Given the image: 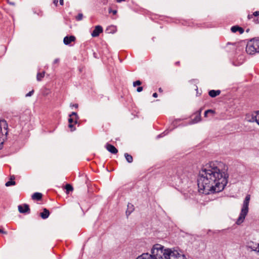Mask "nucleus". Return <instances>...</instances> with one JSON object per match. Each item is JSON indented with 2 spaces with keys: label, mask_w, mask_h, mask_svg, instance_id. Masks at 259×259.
Returning <instances> with one entry per match:
<instances>
[{
  "label": "nucleus",
  "mask_w": 259,
  "mask_h": 259,
  "mask_svg": "<svg viewBox=\"0 0 259 259\" xmlns=\"http://www.w3.org/2000/svg\"><path fill=\"white\" fill-rule=\"evenodd\" d=\"M228 175L224 164L210 162L199 171L197 180L199 191L205 194L222 191L227 183Z\"/></svg>",
  "instance_id": "nucleus-1"
},
{
  "label": "nucleus",
  "mask_w": 259,
  "mask_h": 259,
  "mask_svg": "<svg viewBox=\"0 0 259 259\" xmlns=\"http://www.w3.org/2000/svg\"><path fill=\"white\" fill-rule=\"evenodd\" d=\"M151 253L156 259H185L186 257L181 251L175 248H164L158 244L153 245Z\"/></svg>",
  "instance_id": "nucleus-2"
},
{
  "label": "nucleus",
  "mask_w": 259,
  "mask_h": 259,
  "mask_svg": "<svg viewBox=\"0 0 259 259\" xmlns=\"http://www.w3.org/2000/svg\"><path fill=\"white\" fill-rule=\"evenodd\" d=\"M250 199V195H247L243 202V204L239 217L236 221V224L238 225L241 224L244 220L246 215L248 212V205Z\"/></svg>",
  "instance_id": "nucleus-3"
},
{
  "label": "nucleus",
  "mask_w": 259,
  "mask_h": 259,
  "mask_svg": "<svg viewBox=\"0 0 259 259\" xmlns=\"http://www.w3.org/2000/svg\"><path fill=\"white\" fill-rule=\"evenodd\" d=\"M8 124L5 120H0V136L7 137L8 134Z\"/></svg>",
  "instance_id": "nucleus-4"
},
{
  "label": "nucleus",
  "mask_w": 259,
  "mask_h": 259,
  "mask_svg": "<svg viewBox=\"0 0 259 259\" xmlns=\"http://www.w3.org/2000/svg\"><path fill=\"white\" fill-rule=\"evenodd\" d=\"M246 51L248 54H253L257 52L256 48L254 47V44L252 40H251L246 46Z\"/></svg>",
  "instance_id": "nucleus-5"
},
{
  "label": "nucleus",
  "mask_w": 259,
  "mask_h": 259,
  "mask_svg": "<svg viewBox=\"0 0 259 259\" xmlns=\"http://www.w3.org/2000/svg\"><path fill=\"white\" fill-rule=\"evenodd\" d=\"M259 114V111L253 113H252L250 115H248L247 116V120L249 122H256V123L258 124V115Z\"/></svg>",
  "instance_id": "nucleus-6"
},
{
  "label": "nucleus",
  "mask_w": 259,
  "mask_h": 259,
  "mask_svg": "<svg viewBox=\"0 0 259 259\" xmlns=\"http://www.w3.org/2000/svg\"><path fill=\"white\" fill-rule=\"evenodd\" d=\"M103 29L102 27L99 25L96 26L92 33V36L93 37H97L98 36L100 33L102 32Z\"/></svg>",
  "instance_id": "nucleus-7"
},
{
  "label": "nucleus",
  "mask_w": 259,
  "mask_h": 259,
  "mask_svg": "<svg viewBox=\"0 0 259 259\" xmlns=\"http://www.w3.org/2000/svg\"><path fill=\"white\" fill-rule=\"evenodd\" d=\"M18 210L20 213L29 212L30 209L27 204L20 205L18 206Z\"/></svg>",
  "instance_id": "nucleus-8"
},
{
  "label": "nucleus",
  "mask_w": 259,
  "mask_h": 259,
  "mask_svg": "<svg viewBox=\"0 0 259 259\" xmlns=\"http://www.w3.org/2000/svg\"><path fill=\"white\" fill-rule=\"evenodd\" d=\"M137 259H156L155 256L151 253V254L147 253H143L142 255L139 256Z\"/></svg>",
  "instance_id": "nucleus-9"
},
{
  "label": "nucleus",
  "mask_w": 259,
  "mask_h": 259,
  "mask_svg": "<svg viewBox=\"0 0 259 259\" xmlns=\"http://www.w3.org/2000/svg\"><path fill=\"white\" fill-rule=\"evenodd\" d=\"M75 40V37L74 36H65L64 38L63 42L66 45H69L71 42L74 41Z\"/></svg>",
  "instance_id": "nucleus-10"
},
{
  "label": "nucleus",
  "mask_w": 259,
  "mask_h": 259,
  "mask_svg": "<svg viewBox=\"0 0 259 259\" xmlns=\"http://www.w3.org/2000/svg\"><path fill=\"white\" fill-rule=\"evenodd\" d=\"M106 147L107 150L112 154H116L118 152L117 149L111 144H107Z\"/></svg>",
  "instance_id": "nucleus-11"
},
{
  "label": "nucleus",
  "mask_w": 259,
  "mask_h": 259,
  "mask_svg": "<svg viewBox=\"0 0 259 259\" xmlns=\"http://www.w3.org/2000/svg\"><path fill=\"white\" fill-rule=\"evenodd\" d=\"M50 212L47 208H44L43 212L40 213V215L43 219H46L49 217Z\"/></svg>",
  "instance_id": "nucleus-12"
},
{
  "label": "nucleus",
  "mask_w": 259,
  "mask_h": 259,
  "mask_svg": "<svg viewBox=\"0 0 259 259\" xmlns=\"http://www.w3.org/2000/svg\"><path fill=\"white\" fill-rule=\"evenodd\" d=\"M221 94L220 90H210L208 95L212 98L215 97L217 96H219Z\"/></svg>",
  "instance_id": "nucleus-13"
},
{
  "label": "nucleus",
  "mask_w": 259,
  "mask_h": 259,
  "mask_svg": "<svg viewBox=\"0 0 259 259\" xmlns=\"http://www.w3.org/2000/svg\"><path fill=\"white\" fill-rule=\"evenodd\" d=\"M231 29L233 32H236L237 31H239L240 34L243 33L244 32V29L238 26H233L231 27Z\"/></svg>",
  "instance_id": "nucleus-14"
},
{
  "label": "nucleus",
  "mask_w": 259,
  "mask_h": 259,
  "mask_svg": "<svg viewBox=\"0 0 259 259\" xmlns=\"http://www.w3.org/2000/svg\"><path fill=\"white\" fill-rule=\"evenodd\" d=\"M201 110L200 109L199 111L195 113V117L193 119V122L196 123L201 120Z\"/></svg>",
  "instance_id": "nucleus-15"
},
{
  "label": "nucleus",
  "mask_w": 259,
  "mask_h": 259,
  "mask_svg": "<svg viewBox=\"0 0 259 259\" xmlns=\"http://www.w3.org/2000/svg\"><path fill=\"white\" fill-rule=\"evenodd\" d=\"M42 195L40 193L36 192L32 195L33 200H40L42 198Z\"/></svg>",
  "instance_id": "nucleus-16"
},
{
  "label": "nucleus",
  "mask_w": 259,
  "mask_h": 259,
  "mask_svg": "<svg viewBox=\"0 0 259 259\" xmlns=\"http://www.w3.org/2000/svg\"><path fill=\"white\" fill-rule=\"evenodd\" d=\"M15 179L14 177V176H12L11 177V180L10 181L7 182L6 183V186L7 187H9V186H10L11 185H15V182L13 181V180Z\"/></svg>",
  "instance_id": "nucleus-17"
},
{
  "label": "nucleus",
  "mask_w": 259,
  "mask_h": 259,
  "mask_svg": "<svg viewBox=\"0 0 259 259\" xmlns=\"http://www.w3.org/2000/svg\"><path fill=\"white\" fill-rule=\"evenodd\" d=\"M124 156H125V158L126 160V161L129 162V163H131L133 162V157L132 155L128 154V153H125L124 154Z\"/></svg>",
  "instance_id": "nucleus-18"
},
{
  "label": "nucleus",
  "mask_w": 259,
  "mask_h": 259,
  "mask_svg": "<svg viewBox=\"0 0 259 259\" xmlns=\"http://www.w3.org/2000/svg\"><path fill=\"white\" fill-rule=\"evenodd\" d=\"M252 41L254 44V47H255L257 52H259V39H253Z\"/></svg>",
  "instance_id": "nucleus-19"
},
{
  "label": "nucleus",
  "mask_w": 259,
  "mask_h": 259,
  "mask_svg": "<svg viewBox=\"0 0 259 259\" xmlns=\"http://www.w3.org/2000/svg\"><path fill=\"white\" fill-rule=\"evenodd\" d=\"M45 71H43L41 73H38L37 74V76H36L37 80L38 81H40L41 80V79L42 78H44V77L45 76Z\"/></svg>",
  "instance_id": "nucleus-20"
},
{
  "label": "nucleus",
  "mask_w": 259,
  "mask_h": 259,
  "mask_svg": "<svg viewBox=\"0 0 259 259\" xmlns=\"http://www.w3.org/2000/svg\"><path fill=\"white\" fill-rule=\"evenodd\" d=\"M65 189L66 190L67 193H69L70 191H72L73 190L72 186L70 184H66L65 186Z\"/></svg>",
  "instance_id": "nucleus-21"
},
{
  "label": "nucleus",
  "mask_w": 259,
  "mask_h": 259,
  "mask_svg": "<svg viewBox=\"0 0 259 259\" xmlns=\"http://www.w3.org/2000/svg\"><path fill=\"white\" fill-rule=\"evenodd\" d=\"M6 139V137H3L2 136H0V149L2 148L3 144Z\"/></svg>",
  "instance_id": "nucleus-22"
},
{
  "label": "nucleus",
  "mask_w": 259,
  "mask_h": 259,
  "mask_svg": "<svg viewBox=\"0 0 259 259\" xmlns=\"http://www.w3.org/2000/svg\"><path fill=\"white\" fill-rule=\"evenodd\" d=\"M250 247L254 251L259 252V243L255 244L253 246H250Z\"/></svg>",
  "instance_id": "nucleus-23"
},
{
  "label": "nucleus",
  "mask_w": 259,
  "mask_h": 259,
  "mask_svg": "<svg viewBox=\"0 0 259 259\" xmlns=\"http://www.w3.org/2000/svg\"><path fill=\"white\" fill-rule=\"evenodd\" d=\"M258 15H259V11H255V12H254L253 13V14H252V15H248V18L249 19H250L252 18L253 16L256 17V16H257Z\"/></svg>",
  "instance_id": "nucleus-24"
},
{
  "label": "nucleus",
  "mask_w": 259,
  "mask_h": 259,
  "mask_svg": "<svg viewBox=\"0 0 259 259\" xmlns=\"http://www.w3.org/2000/svg\"><path fill=\"white\" fill-rule=\"evenodd\" d=\"M72 116H75L74 123H77V120L78 118V115L77 114V113L76 112H72V113L69 115V116L70 117H72Z\"/></svg>",
  "instance_id": "nucleus-25"
},
{
  "label": "nucleus",
  "mask_w": 259,
  "mask_h": 259,
  "mask_svg": "<svg viewBox=\"0 0 259 259\" xmlns=\"http://www.w3.org/2000/svg\"><path fill=\"white\" fill-rule=\"evenodd\" d=\"M83 18V15L81 13L79 14L76 17V19L78 21L81 20Z\"/></svg>",
  "instance_id": "nucleus-26"
},
{
  "label": "nucleus",
  "mask_w": 259,
  "mask_h": 259,
  "mask_svg": "<svg viewBox=\"0 0 259 259\" xmlns=\"http://www.w3.org/2000/svg\"><path fill=\"white\" fill-rule=\"evenodd\" d=\"M209 113H214V111H213L212 110H211V109H209V110L205 111V113H204V116L207 117V114Z\"/></svg>",
  "instance_id": "nucleus-27"
},
{
  "label": "nucleus",
  "mask_w": 259,
  "mask_h": 259,
  "mask_svg": "<svg viewBox=\"0 0 259 259\" xmlns=\"http://www.w3.org/2000/svg\"><path fill=\"white\" fill-rule=\"evenodd\" d=\"M142 82L140 80H137L133 83L134 87H136L137 85H140Z\"/></svg>",
  "instance_id": "nucleus-28"
},
{
  "label": "nucleus",
  "mask_w": 259,
  "mask_h": 259,
  "mask_svg": "<svg viewBox=\"0 0 259 259\" xmlns=\"http://www.w3.org/2000/svg\"><path fill=\"white\" fill-rule=\"evenodd\" d=\"M34 93V91L33 90H32L31 91L29 92L28 93H27L26 95V97H30L31 96H32L33 95Z\"/></svg>",
  "instance_id": "nucleus-29"
},
{
  "label": "nucleus",
  "mask_w": 259,
  "mask_h": 259,
  "mask_svg": "<svg viewBox=\"0 0 259 259\" xmlns=\"http://www.w3.org/2000/svg\"><path fill=\"white\" fill-rule=\"evenodd\" d=\"M75 119H74L73 117H70L68 121L69 123H72L73 122H74Z\"/></svg>",
  "instance_id": "nucleus-30"
},
{
  "label": "nucleus",
  "mask_w": 259,
  "mask_h": 259,
  "mask_svg": "<svg viewBox=\"0 0 259 259\" xmlns=\"http://www.w3.org/2000/svg\"><path fill=\"white\" fill-rule=\"evenodd\" d=\"M69 127L70 128L71 131L75 130V128L73 127V125L72 123L69 124Z\"/></svg>",
  "instance_id": "nucleus-31"
},
{
  "label": "nucleus",
  "mask_w": 259,
  "mask_h": 259,
  "mask_svg": "<svg viewBox=\"0 0 259 259\" xmlns=\"http://www.w3.org/2000/svg\"><path fill=\"white\" fill-rule=\"evenodd\" d=\"M128 208L131 210V211H132L134 209V206L133 205H128Z\"/></svg>",
  "instance_id": "nucleus-32"
},
{
  "label": "nucleus",
  "mask_w": 259,
  "mask_h": 259,
  "mask_svg": "<svg viewBox=\"0 0 259 259\" xmlns=\"http://www.w3.org/2000/svg\"><path fill=\"white\" fill-rule=\"evenodd\" d=\"M143 87H138V88H137V91L138 92H142V91H143Z\"/></svg>",
  "instance_id": "nucleus-33"
},
{
  "label": "nucleus",
  "mask_w": 259,
  "mask_h": 259,
  "mask_svg": "<svg viewBox=\"0 0 259 259\" xmlns=\"http://www.w3.org/2000/svg\"><path fill=\"white\" fill-rule=\"evenodd\" d=\"M109 13H112L113 15H115L117 13L116 10H110Z\"/></svg>",
  "instance_id": "nucleus-34"
},
{
  "label": "nucleus",
  "mask_w": 259,
  "mask_h": 259,
  "mask_svg": "<svg viewBox=\"0 0 259 259\" xmlns=\"http://www.w3.org/2000/svg\"><path fill=\"white\" fill-rule=\"evenodd\" d=\"M58 3V0H54V1H53V3H54V4L56 6H57Z\"/></svg>",
  "instance_id": "nucleus-35"
},
{
  "label": "nucleus",
  "mask_w": 259,
  "mask_h": 259,
  "mask_svg": "<svg viewBox=\"0 0 259 259\" xmlns=\"http://www.w3.org/2000/svg\"><path fill=\"white\" fill-rule=\"evenodd\" d=\"M70 106H72V107H74L76 108H77L78 107V105L77 104H75L71 105Z\"/></svg>",
  "instance_id": "nucleus-36"
},
{
  "label": "nucleus",
  "mask_w": 259,
  "mask_h": 259,
  "mask_svg": "<svg viewBox=\"0 0 259 259\" xmlns=\"http://www.w3.org/2000/svg\"><path fill=\"white\" fill-rule=\"evenodd\" d=\"M59 3L61 6H63L64 4V1L63 0H59Z\"/></svg>",
  "instance_id": "nucleus-37"
},
{
  "label": "nucleus",
  "mask_w": 259,
  "mask_h": 259,
  "mask_svg": "<svg viewBox=\"0 0 259 259\" xmlns=\"http://www.w3.org/2000/svg\"><path fill=\"white\" fill-rule=\"evenodd\" d=\"M59 62V59H56L54 60V63H55V64L58 63Z\"/></svg>",
  "instance_id": "nucleus-38"
},
{
  "label": "nucleus",
  "mask_w": 259,
  "mask_h": 259,
  "mask_svg": "<svg viewBox=\"0 0 259 259\" xmlns=\"http://www.w3.org/2000/svg\"><path fill=\"white\" fill-rule=\"evenodd\" d=\"M4 233L5 234H7V232H6V231H4L3 230H2L1 229H0V233Z\"/></svg>",
  "instance_id": "nucleus-39"
},
{
  "label": "nucleus",
  "mask_w": 259,
  "mask_h": 259,
  "mask_svg": "<svg viewBox=\"0 0 259 259\" xmlns=\"http://www.w3.org/2000/svg\"><path fill=\"white\" fill-rule=\"evenodd\" d=\"M158 96V95L156 93H154L153 94V97H154V98H157Z\"/></svg>",
  "instance_id": "nucleus-40"
},
{
  "label": "nucleus",
  "mask_w": 259,
  "mask_h": 259,
  "mask_svg": "<svg viewBox=\"0 0 259 259\" xmlns=\"http://www.w3.org/2000/svg\"><path fill=\"white\" fill-rule=\"evenodd\" d=\"M125 0H116V2L117 3H120L121 2H123V1H125Z\"/></svg>",
  "instance_id": "nucleus-41"
},
{
  "label": "nucleus",
  "mask_w": 259,
  "mask_h": 259,
  "mask_svg": "<svg viewBox=\"0 0 259 259\" xmlns=\"http://www.w3.org/2000/svg\"><path fill=\"white\" fill-rule=\"evenodd\" d=\"M158 91L160 93H162L163 92V90L161 88H159Z\"/></svg>",
  "instance_id": "nucleus-42"
},
{
  "label": "nucleus",
  "mask_w": 259,
  "mask_h": 259,
  "mask_svg": "<svg viewBox=\"0 0 259 259\" xmlns=\"http://www.w3.org/2000/svg\"><path fill=\"white\" fill-rule=\"evenodd\" d=\"M8 2L10 4H11V5H14V4L13 3H11V2H9L8 0Z\"/></svg>",
  "instance_id": "nucleus-43"
},
{
  "label": "nucleus",
  "mask_w": 259,
  "mask_h": 259,
  "mask_svg": "<svg viewBox=\"0 0 259 259\" xmlns=\"http://www.w3.org/2000/svg\"><path fill=\"white\" fill-rule=\"evenodd\" d=\"M179 63H179V62H177L176 63V64L177 65H178L179 64Z\"/></svg>",
  "instance_id": "nucleus-44"
}]
</instances>
